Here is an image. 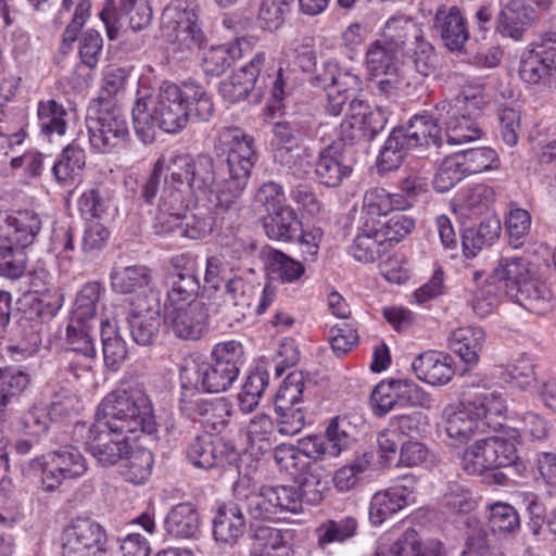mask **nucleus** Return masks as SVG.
I'll list each match as a JSON object with an SVG mask.
<instances>
[{
    "instance_id": "obj_18",
    "label": "nucleus",
    "mask_w": 556,
    "mask_h": 556,
    "mask_svg": "<svg viewBox=\"0 0 556 556\" xmlns=\"http://www.w3.org/2000/svg\"><path fill=\"white\" fill-rule=\"evenodd\" d=\"M187 457L193 466L210 469L230 464L237 458L236 450L222 439L198 435L187 448Z\"/></svg>"
},
{
    "instance_id": "obj_17",
    "label": "nucleus",
    "mask_w": 556,
    "mask_h": 556,
    "mask_svg": "<svg viewBox=\"0 0 556 556\" xmlns=\"http://www.w3.org/2000/svg\"><path fill=\"white\" fill-rule=\"evenodd\" d=\"M127 320L131 337L137 344H153L162 325L157 299L152 295L132 302Z\"/></svg>"
},
{
    "instance_id": "obj_7",
    "label": "nucleus",
    "mask_w": 556,
    "mask_h": 556,
    "mask_svg": "<svg viewBox=\"0 0 556 556\" xmlns=\"http://www.w3.org/2000/svg\"><path fill=\"white\" fill-rule=\"evenodd\" d=\"M86 127L91 148L100 153L111 152L129 135L125 113L115 103L103 99L90 102Z\"/></svg>"
},
{
    "instance_id": "obj_41",
    "label": "nucleus",
    "mask_w": 556,
    "mask_h": 556,
    "mask_svg": "<svg viewBox=\"0 0 556 556\" xmlns=\"http://www.w3.org/2000/svg\"><path fill=\"white\" fill-rule=\"evenodd\" d=\"M121 475L132 484H141L148 480L153 465V454L142 447L132 448L122 460Z\"/></svg>"
},
{
    "instance_id": "obj_50",
    "label": "nucleus",
    "mask_w": 556,
    "mask_h": 556,
    "mask_svg": "<svg viewBox=\"0 0 556 556\" xmlns=\"http://www.w3.org/2000/svg\"><path fill=\"white\" fill-rule=\"evenodd\" d=\"M38 121L41 132L46 136H62L66 131V110L55 100L40 101L38 103Z\"/></svg>"
},
{
    "instance_id": "obj_35",
    "label": "nucleus",
    "mask_w": 556,
    "mask_h": 556,
    "mask_svg": "<svg viewBox=\"0 0 556 556\" xmlns=\"http://www.w3.org/2000/svg\"><path fill=\"white\" fill-rule=\"evenodd\" d=\"M151 280V270L144 265L116 267L111 273L113 290L123 294L142 292Z\"/></svg>"
},
{
    "instance_id": "obj_33",
    "label": "nucleus",
    "mask_w": 556,
    "mask_h": 556,
    "mask_svg": "<svg viewBox=\"0 0 556 556\" xmlns=\"http://www.w3.org/2000/svg\"><path fill=\"white\" fill-rule=\"evenodd\" d=\"M100 337L104 364L115 371L127 357L126 342L119 333L115 318L101 320Z\"/></svg>"
},
{
    "instance_id": "obj_52",
    "label": "nucleus",
    "mask_w": 556,
    "mask_h": 556,
    "mask_svg": "<svg viewBox=\"0 0 556 556\" xmlns=\"http://www.w3.org/2000/svg\"><path fill=\"white\" fill-rule=\"evenodd\" d=\"M247 438L250 446L260 453L270 450L276 441L273 419L266 414L254 416L248 425Z\"/></svg>"
},
{
    "instance_id": "obj_62",
    "label": "nucleus",
    "mask_w": 556,
    "mask_h": 556,
    "mask_svg": "<svg viewBox=\"0 0 556 556\" xmlns=\"http://www.w3.org/2000/svg\"><path fill=\"white\" fill-rule=\"evenodd\" d=\"M119 17H125L134 30L146 28L152 20V9L148 0H119Z\"/></svg>"
},
{
    "instance_id": "obj_42",
    "label": "nucleus",
    "mask_w": 556,
    "mask_h": 556,
    "mask_svg": "<svg viewBox=\"0 0 556 556\" xmlns=\"http://www.w3.org/2000/svg\"><path fill=\"white\" fill-rule=\"evenodd\" d=\"M488 523L490 530L498 538L515 534L520 528V518L511 505L496 502L489 506Z\"/></svg>"
},
{
    "instance_id": "obj_40",
    "label": "nucleus",
    "mask_w": 556,
    "mask_h": 556,
    "mask_svg": "<svg viewBox=\"0 0 556 556\" xmlns=\"http://www.w3.org/2000/svg\"><path fill=\"white\" fill-rule=\"evenodd\" d=\"M356 427L346 416L332 418L326 429L325 440L328 444L330 456L339 457L342 452L350 448L355 440Z\"/></svg>"
},
{
    "instance_id": "obj_63",
    "label": "nucleus",
    "mask_w": 556,
    "mask_h": 556,
    "mask_svg": "<svg viewBox=\"0 0 556 556\" xmlns=\"http://www.w3.org/2000/svg\"><path fill=\"white\" fill-rule=\"evenodd\" d=\"M406 55L412 60L416 72L424 77L433 75L438 70V54L434 47L425 37Z\"/></svg>"
},
{
    "instance_id": "obj_21",
    "label": "nucleus",
    "mask_w": 556,
    "mask_h": 556,
    "mask_svg": "<svg viewBox=\"0 0 556 556\" xmlns=\"http://www.w3.org/2000/svg\"><path fill=\"white\" fill-rule=\"evenodd\" d=\"M412 206L409 200L401 193H391L383 188L375 187L367 190L363 197L359 222L379 225L378 217L386 216L395 210H406Z\"/></svg>"
},
{
    "instance_id": "obj_58",
    "label": "nucleus",
    "mask_w": 556,
    "mask_h": 556,
    "mask_svg": "<svg viewBox=\"0 0 556 556\" xmlns=\"http://www.w3.org/2000/svg\"><path fill=\"white\" fill-rule=\"evenodd\" d=\"M466 176L462 162L456 153L446 156L439 165L433 178V188L438 192L451 190Z\"/></svg>"
},
{
    "instance_id": "obj_43",
    "label": "nucleus",
    "mask_w": 556,
    "mask_h": 556,
    "mask_svg": "<svg viewBox=\"0 0 556 556\" xmlns=\"http://www.w3.org/2000/svg\"><path fill=\"white\" fill-rule=\"evenodd\" d=\"M365 65L371 78H378L384 72L397 70L396 51L383 40H376L366 50Z\"/></svg>"
},
{
    "instance_id": "obj_49",
    "label": "nucleus",
    "mask_w": 556,
    "mask_h": 556,
    "mask_svg": "<svg viewBox=\"0 0 556 556\" xmlns=\"http://www.w3.org/2000/svg\"><path fill=\"white\" fill-rule=\"evenodd\" d=\"M522 290L527 291L526 294H528V301L530 302L521 301L519 298H513L511 300L525 309L536 315H544L552 309V292L535 275H533L527 282V287L522 288Z\"/></svg>"
},
{
    "instance_id": "obj_61",
    "label": "nucleus",
    "mask_w": 556,
    "mask_h": 556,
    "mask_svg": "<svg viewBox=\"0 0 556 556\" xmlns=\"http://www.w3.org/2000/svg\"><path fill=\"white\" fill-rule=\"evenodd\" d=\"M267 384L268 375L265 371H255L248 376L238 395L239 406L243 413H251L258 405Z\"/></svg>"
},
{
    "instance_id": "obj_56",
    "label": "nucleus",
    "mask_w": 556,
    "mask_h": 556,
    "mask_svg": "<svg viewBox=\"0 0 556 556\" xmlns=\"http://www.w3.org/2000/svg\"><path fill=\"white\" fill-rule=\"evenodd\" d=\"M501 287L491 279V276L473 293L471 308L478 317H485L492 314L502 300Z\"/></svg>"
},
{
    "instance_id": "obj_1",
    "label": "nucleus",
    "mask_w": 556,
    "mask_h": 556,
    "mask_svg": "<svg viewBox=\"0 0 556 556\" xmlns=\"http://www.w3.org/2000/svg\"><path fill=\"white\" fill-rule=\"evenodd\" d=\"M213 111L211 98L202 87L163 83L154 94L139 93L131 113L137 137L149 144L155 140L157 128L167 134H178L188 125L191 112L199 121L205 122Z\"/></svg>"
},
{
    "instance_id": "obj_38",
    "label": "nucleus",
    "mask_w": 556,
    "mask_h": 556,
    "mask_svg": "<svg viewBox=\"0 0 556 556\" xmlns=\"http://www.w3.org/2000/svg\"><path fill=\"white\" fill-rule=\"evenodd\" d=\"M554 61H556V33L548 31L529 46L521 60L520 68H526L528 73L533 74L538 73V66Z\"/></svg>"
},
{
    "instance_id": "obj_5",
    "label": "nucleus",
    "mask_w": 556,
    "mask_h": 556,
    "mask_svg": "<svg viewBox=\"0 0 556 556\" xmlns=\"http://www.w3.org/2000/svg\"><path fill=\"white\" fill-rule=\"evenodd\" d=\"M230 139L227 155L228 177H224L216 188V208L220 213L237 215L242 208V194L247 187L256 154L252 137L239 129H227Z\"/></svg>"
},
{
    "instance_id": "obj_51",
    "label": "nucleus",
    "mask_w": 556,
    "mask_h": 556,
    "mask_svg": "<svg viewBox=\"0 0 556 556\" xmlns=\"http://www.w3.org/2000/svg\"><path fill=\"white\" fill-rule=\"evenodd\" d=\"M200 290V281L192 268H186L176 275L173 287L168 291V303L166 306L184 305L197 299Z\"/></svg>"
},
{
    "instance_id": "obj_34",
    "label": "nucleus",
    "mask_w": 556,
    "mask_h": 556,
    "mask_svg": "<svg viewBox=\"0 0 556 556\" xmlns=\"http://www.w3.org/2000/svg\"><path fill=\"white\" fill-rule=\"evenodd\" d=\"M485 340V332L480 327H462L450 337V349L467 364L475 365L479 361Z\"/></svg>"
},
{
    "instance_id": "obj_46",
    "label": "nucleus",
    "mask_w": 556,
    "mask_h": 556,
    "mask_svg": "<svg viewBox=\"0 0 556 556\" xmlns=\"http://www.w3.org/2000/svg\"><path fill=\"white\" fill-rule=\"evenodd\" d=\"M462 467L469 475H482L488 470H495L490 437L477 440L466 448L462 456Z\"/></svg>"
},
{
    "instance_id": "obj_57",
    "label": "nucleus",
    "mask_w": 556,
    "mask_h": 556,
    "mask_svg": "<svg viewBox=\"0 0 556 556\" xmlns=\"http://www.w3.org/2000/svg\"><path fill=\"white\" fill-rule=\"evenodd\" d=\"M100 292L101 285L99 282L86 283L76 296L71 321L81 324L93 318Z\"/></svg>"
},
{
    "instance_id": "obj_45",
    "label": "nucleus",
    "mask_w": 556,
    "mask_h": 556,
    "mask_svg": "<svg viewBox=\"0 0 556 556\" xmlns=\"http://www.w3.org/2000/svg\"><path fill=\"white\" fill-rule=\"evenodd\" d=\"M351 117L359 124L363 138L366 140H371L384 128L388 122V115L383 109L379 106L370 108L362 100L352 104Z\"/></svg>"
},
{
    "instance_id": "obj_44",
    "label": "nucleus",
    "mask_w": 556,
    "mask_h": 556,
    "mask_svg": "<svg viewBox=\"0 0 556 556\" xmlns=\"http://www.w3.org/2000/svg\"><path fill=\"white\" fill-rule=\"evenodd\" d=\"M25 250L0 235V276L17 279L24 274L27 263Z\"/></svg>"
},
{
    "instance_id": "obj_23",
    "label": "nucleus",
    "mask_w": 556,
    "mask_h": 556,
    "mask_svg": "<svg viewBox=\"0 0 556 556\" xmlns=\"http://www.w3.org/2000/svg\"><path fill=\"white\" fill-rule=\"evenodd\" d=\"M433 26L450 51H460L469 39L467 22L457 7L439 10Z\"/></svg>"
},
{
    "instance_id": "obj_26",
    "label": "nucleus",
    "mask_w": 556,
    "mask_h": 556,
    "mask_svg": "<svg viewBox=\"0 0 556 556\" xmlns=\"http://www.w3.org/2000/svg\"><path fill=\"white\" fill-rule=\"evenodd\" d=\"M382 36L383 41L393 48L394 51L408 54L412 48L424 38V33L410 18L406 16H392L387 21Z\"/></svg>"
},
{
    "instance_id": "obj_11",
    "label": "nucleus",
    "mask_w": 556,
    "mask_h": 556,
    "mask_svg": "<svg viewBox=\"0 0 556 556\" xmlns=\"http://www.w3.org/2000/svg\"><path fill=\"white\" fill-rule=\"evenodd\" d=\"M106 546L104 528L89 518H76L63 531L62 556H103Z\"/></svg>"
},
{
    "instance_id": "obj_36",
    "label": "nucleus",
    "mask_w": 556,
    "mask_h": 556,
    "mask_svg": "<svg viewBox=\"0 0 556 556\" xmlns=\"http://www.w3.org/2000/svg\"><path fill=\"white\" fill-rule=\"evenodd\" d=\"M167 532L177 538H192L199 529V515L190 503L172 508L165 520Z\"/></svg>"
},
{
    "instance_id": "obj_60",
    "label": "nucleus",
    "mask_w": 556,
    "mask_h": 556,
    "mask_svg": "<svg viewBox=\"0 0 556 556\" xmlns=\"http://www.w3.org/2000/svg\"><path fill=\"white\" fill-rule=\"evenodd\" d=\"M292 0H262L257 21L263 29L275 31L286 20L290 12Z\"/></svg>"
},
{
    "instance_id": "obj_19",
    "label": "nucleus",
    "mask_w": 556,
    "mask_h": 556,
    "mask_svg": "<svg viewBox=\"0 0 556 556\" xmlns=\"http://www.w3.org/2000/svg\"><path fill=\"white\" fill-rule=\"evenodd\" d=\"M265 63V53L258 52L244 66L236 71L230 77L219 84L218 91L224 100L237 103L256 88L257 80Z\"/></svg>"
},
{
    "instance_id": "obj_28",
    "label": "nucleus",
    "mask_w": 556,
    "mask_h": 556,
    "mask_svg": "<svg viewBox=\"0 0 556 556\" xmlns=\"http://www.w3.org/2000/svg\"><path fill=\"white\" fill-rule=\"evenodd\" d=\"M245 531V518L233 503L220 506L213 520V534L217 542L235 545Z\"/></svg>"
},
{
    "instance_id": "obj_53",
    "label": "nucleus",
    "mask_w": 556,
    "mask_h": 556,
    "mask_svg": "<svg viewBox=\"0 0 556 556\" xmlns=\"http://www.w3.org/2000/svg\"><path fill=\"white\" fill-rule=\"evenodd\" d=\"M410 147L406 144L402 129L394 128L382 147L379 154V165L383 170L396 169Z\"/></svg>"
},
{
    "instance_id": "obj_64",
    "label": "nucleus",
    "mask_w": 556,
    "mask_h": 556,
    "mask_svg": "<svg viewBox=\"0 0 556 556\" xmlns=\"http://www.w3.org/2000/svg\"><path fill=\"white\" fill-rule=\"evenodd\" d=\"M506 382L520 390H530L535 387L536 375L533 364L526 358L509 363L503 372Z\"/></svg>"
},
{
    "instance_id": "obj_31",
    "label": "nucleus",
    "mask_w": 556,
    "mask_h": 556,
    "mask_svg": "<svg viewBox=\"0 0 556 556\" xmlns=\"http://www.w3.org/2000/svg\"><path fill=\"white\" fill-rule=\"evenodd\" d=\"M301 220L296 212L286 205L263 217V227L270 240L290 242L298 238L301 230Z\"/></svg>"
},
{
    "instance_id": "obj_10",
    "label": "nucleus",
    "mask_w": 556,
    "mask_h": 556,
    "mask_svg": "<svg viewBox=\"0 0 556 556\" xmlns=\"http://www.w3.org/2000/svg\"><path fill=\"white\" fill-rule=\"evenodd\" d=\"M305 388L302 371L289 374L282 381L275 397L278 432L282 435H294L305 425V415L301 407Z\"/></svg>"
},
{
    "instance_id": "obj_37",
    "label": "nucleus",
    "mask_w": 556,
    "mask_h": 556,
    "mask_svg": "<svg viewBox=\"0 0 556 556\" xmlns=\"http://www.w3.org/2000/svg\"><path fill=\"white\" fill-rule=\"evenodd\" d=\"M275 160L286 166L294 163L293 152L298 150L301 135L298 128L288 122L276 123L273 127Z\"/></svg>"
},
{
    "instance_id": "obj_29",
    "label": "nucleus",
    "mask_w": 556,
    "mask_h": 556,
    "mask_svg": "<svg viewBox=\"0 0 556 556\" xmlns=\"http://www.w3.org/2000/svg\"><path fill=\"white\" fill-rule=\"evenodd\" d=\"M31 378L17 366L0 367V424L8 420L10 405L28 388Z\"/></svg>"
},
{
    "instance_id": "obj_6",
    "label": "nucleus",
    "mask_w": 556,
    "mask_h": 556,
    "mask_svg": "<svg viewBox=\"0 0 556 556\" xmlns=\"http://www.w3.org/2000/svg\"><path fill=\"white\" fill-rule=\"evenodd\" d=\"M242 353L239 342L218 343L214 346L208 362L187 363L181 368V379L207 393L227 391L238 378V362Z\"/></svg>"
},
{
    "instance_id": "obj_9",
    "label": "nucleus",
    "mask_w": 556,
    "mask_h": 556,
    "mask_svg": "<svg viewBox=\"0 0 556 556\" xmlns=\"http://www.w3.org/2000/svg\"><path fill=\"white\" fill-rule=\"evenodd\" d=\"M163 35L175 52H193L205 42L198 25L197 4L192 0H173L162 13Z\"/></svg>"
},
{
    "instance_id": "obj_3",
    "label": "nucleus",
    "mask_w": 556,
    "mask_h": 556,
    "mask_svg": "<svg viewBox=\"0 0 556 556\" xmlns=\"http://www.w3.org/2000/svg\"><path fill=\"white\" fill-rule=\"evenodd\" d=\"M505 410L501 395L494 392L479 394L472 400L447 405L442 413L444 429L450 438L465 442L488 428H501Z\"/></svg>"
},
{
    "instance_id": "obj_47",
    "label": "nucleus",
    "mask_w": 556,
    "mask_h": 556,
    "mask_svg": "<svg viewBox=\"0 0 556 556\" xmlns=\"http://www.w3.org/2000/svg\"><path fill=\"white\" fill-rule=\"evenodd\" d=\"M253 539L254 554L262 553L270 556L274 551L289 549L292 540V531L260 526L255 529Z\"/></svg>"
},
{
    "instance_id": "obj_59",
    "label": "nucleus",
    "mask_w": 556,
    "mask_h": 556,
    "mask_svg": "<svg viewBox=\"0 0 556 556\" xmlns=\"http://www.w3.org/2000/svg\"><path fill=\"white\" fill-rule=\"evenodd\" d=\"M236 46H216L203 53L202 68L207 75L218 76L231 66L236 59Z\"/></svg>"
},
{
    "instance_id": "obj_12",
    "label": "nucleus",
    "mask_w": 556,
    "mask_h": 556,
    "mask_svg": "<svg viewBox=\"0 0 556 556\" xmlns=\"http://www.w3.org/2000/svg\"><path fill=\"white\" fill-rule=\"evenodd\" d=\"M327 92L326 111L338 116L349 104V113H352V104L361 102L357 92L361 90L359 77L348 71H341L333 64H327L323 74L317 76Z\"/></svg>"
},
{
    "instance_id": "obj_14",
    "label": "nucleus",
    "mask_w": 556,
    "mask_h": 556,
    "mask_svg": "<svg viewBox=\"0 0 556 556\" xmlns=\"http://www.w3.org/2000/svg\"><path fill=\"white\" fill-rule=\"evenodd\" d=\"M257 292L255 285L241 276L228 279L225 290L214 303V312L231 325L247 317Z\"/></svg>"
},
{
    "instance_id": "obj_20",
    "label": "nucleus",
    "mask_w": 556,
    "mask_h": 556,
    "mask_svg": "<svg viewBox=\"0 0 556 556\" xmlns=\"http://www.w3.org/2000/svg\"><path fill=\"white\" fill-rule=\"evenodd\" d=\"M40 216L33 211H18L9 214L0 211V235L22 248H27L41 230Z\"/></svg>"
},
{
    "instance_id": "obj_25",
    "label": "nucleus",
    "mask_w": 556,
    "mask_h": 556,
    "mask_svg": "<svg viewBox=\"0 0 556 556\" xmlns=\"http://www.w3.org/2000/svg\"><path fill=\"white\" fill-rule=\"evenodd\" d=\"M412 367L416 376L430 384H445L454 376L453 359L450 355L437 351L419 354Z\"/></svg>"
},
{
    "instance_id": "obj_24",
    "label": "nucleus",
    "mask_w": 556,
    "mask_h": 556,
    "mask_svg": "<svg viewBox=\"0 0 556 556\" xmlns=\"http://www.w3.org/2000/svg\"><path fill=\"white\" fill-rule=\"evenodd\" d=\"M535 18L531 7L526 5L522 0H511L502 8L497 16L496 30L505 37L519 40Z\"/></svg>"
},
{
    "instance_id": "obj_32",
    "label": "nucleus",
    "mask_w": 556,
    "mask_h": 556,
    "mask_svg": "<svg viewBox=\"0 0 556 556\" xmlns=\"http://www.w3.org/2000/svg\"><path fill=\"white\" fill-rule=\"evenodd\" d=\"M410 492L405 486H393L375 493L369 506V520L380 526L388 517L407 505Z\"/></svg>"
},
{
    "instance_id": "obj_15",
    "label": "nucleus",
    "mask_w": 556,
    "mask_h": 556,
    "mask_svg": "<svg viewBox=\"0 0 556 556\" xmlns=\"http://www.w3.org/2000/svg\"><path fill=\"white\" fill-rule=\"evenodd\" d=\"M125 432L94 422L88 430L87 450L102 467H111L122 462L130 452V444Z\"/></svg>"
},
{
    "instance_id": "obj_4",
    "label": "nucleus",
    "mask_w": 556,
    "mask_h": 556,
    "mask_svg": "<svg viewBox=\"0 0 556 556\" xmlns=\"http://www.w3.org/2000/svg\"><path fill=\"white\" fill-rule=\"evenodd\" d=\"M96 421L117 432L152 433L156 430L150 400L138 388L110 392L98 407Z\"/></svg>"
},
{
    "instance_id": "obj_30",
    "label": "nucleus",
    "mask_w": 556,
    "mask_h": 556,
    "mask_svg": "<svg viewBox=\"0 0 556 556\" xmlns=\"http://www.w3.org/2000/svg\"><path fill=\"white\" fill-rule=\"evenodd\" d=\"M441 121L435 118V110L432 115H415L406 128H401L405 137L406 144L410 149L433 144L438 148L442 146Z\"/></svg>"
},
{
    "instance_id": "obj_54",
    "label": "nucleus",
    "mask_w": 556,
    "mask_h": 556,
    "mask_svg": "<svg viewBox=\"0 0 556 556\" xmlns=\"http://www.w3.org/2000/svg\"><path fill=\"white\" fill-rule=\"evenodd\" d=\"M50 462L56 469L63 471L68 478L83 476L87 470V463L80 451L73 446H62L53 451L50 455Z\"/></svg>"
},
{
    "instance_id": "obj_16",
    "label": "nucleus",
    "mask_w": 556,
    "mask_h": 556,
    "mask_svg": "<svg viewBox=\"0 0 556 556\" xmlns=\"http://www.w3.org/2000/svg\"><path fill=\"white\" fill-rule=\"evenodd\" d=\"M535 275L532 264L525 257L504 256L494 267L491 279L494 280L504 293L513 299L519 298L521 301H528L527 282Z\"/></svg>"
},
{
    "instance_id": "obj_48",
    "label": "nucleus",
    "mask_w": 556,
    "mask_h": 556,
    "mask_svg": "<svg viewBox=\"0 0 556 556\" xmlns=\"http://www.w3.org/2000/svg\"><path fill=\"white\" fill-rule=\"evenodd\" d=\"M466 175L479 174L498 167L497 152L489 147L472 148L456 152Z\"/></svg>"
},
{
    "instance_id": "obj_22",
    "label": "nucleus",
    "mask_w": 556,
    "mask_h": 556,
    "mask_svg": "<svg viewBox=\"0 0 556 556\" xmlns=\"http://www.w3.org/2000/svg\"><path fill=\"white\" fill-rule=\"evenodd\" d=\"M352 172L350 165L344 164L342 144L332 141L323 148L315 163V174L318 181L326 187H338Z\"/></svg>"
},
{
    "instance_id": "obj_2",
    "label": "nucleus",
    "mask_w": 556,
    "mask_h": 556,
    "mask_svg": "<svg viewBox=\"0 0 556 556\" xmlns=\"http://www.w3.org/2000/svg\"><path fill=\"white\" fill-rule=\"evenodd\" d=\"M167 175L154 216L153 229L157 235H168L182 226L186 212L194 198L212 191L217 179L212 156L199 154L172 155L168 159Z\"/></svg>"
},
{
    "instance_id": "obj_27",
    "label": "nucleus",
    "mask_w": 556,
    "mask_h": 556,
    "mask_svg": "<svg viewBox=\"0 0 556 556\" xmlns=\"http://www.w3.org/2000/svg\"><path fill=\"white\" fill-rule=\"evenodd\" d=\"M381 239L378 226L358 222L357 233L350 247V253L361 263H374L389 252V243H384Z\"/></svg>"
},
{
    "instance_id": "obj_39",
    "label": "nucleus",
    "mask_w": 556,
    "mask_h": 556,
    "mask_svg": "<svg viewBox=\"0 0 556 556\" xmlns=\"http://www.w3.org/2000/svg\"><path fill=\"white\" fill-rule=\"evenodd\" d=\"M85 163L86 156L84 150L77 146L70 144L54 162L52 174L59 184L64 186L70 185L79 176Z\"/></svg>"
},
{
    "instance_id": "obj_55",
    "label": "nucleus",
    "mask_w": 556,
    "mask_h": 556,
    "mask_svg": "<svg viewBox=\"0 0 556 556\" xmlns=\"http://www.w3.org/2000/svg\"><path fill=\"white\" fill-rule=\"evenodd\" d=\"M357 522L348 517L341 520H328L321 523L317 530L318 546L325 548L330 543L343 542L355 534Z\"/></svg>"
},
{
    "instance_id": "obj_8",
    "label": "nucleus",
    "mask_w": 556,
    "mask_h": 556,
    "mask_svg": "<svg viewBox=\"0 0 556 556\" xmlns=\"http://www.w3.org/2000/svg\"><path fill=\"white\" fill-rule=\"evenodd\" d=\"M482 99L458 96L453 101L443 100L435 105V118L445 126L448 144L458 146L481 137L476 118L481 114Z\"/></svg>"
},
{
    "instance_id": "obj_13",
    "label": "nucleus",
    "mask_w": 556,
    "mask_h": 556,
    "mask_svg": "<svg viewBox=\"0 0 556 556\" xmlns=\"http://www.w3.org/2000/svg\"><path fill=\"white\" fill-rule=\"evenodd\" d=\"M208 308L203 301H191L184 305L165 306L164 323L182 340H199L208 330Z\"/></svg>"
}]
</instances>
